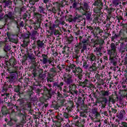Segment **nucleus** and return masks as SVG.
Instances as JSON below:
<instances>
[{"instance_id":"23","label":"nucleus","mask_w":127,"mask_h":127,"mask_svg":"<svg viewBox=\"0 0 127 127\" xmlns=\"http://www.w3.org/2000/svg\"><path fill=\"white\" fill-rule=\"evenodd\" d=\"M82 18V16L81 14H76L75 16L73 18V22H76L77 20H81Z\"/></svg>"},{"instance_id":"20","label":"nucleus","mask_w":127,"mask_h":127,"mask_svg":"<svg viewBox=\"0 0 127 127\" xmlns=\"http://www.w3.org/2000/svg\"><path fill=\"white\" fill-rule=\"evenodd\" d=\"M95 45L100 44V45H103L104 44V40L102 39H98L94 41Z\"/></svg>"},{"instance_id":"14","label":"nucleus","mask_w":127,"mask_h":127,"mask_svg":"<svg viewBox=\"0 0 127 127\" xmlns=\"http://www.w3.org/2000/svg\"><path fill=\"white\" fill-rule=\"evenodd\" d=\"M42 57L43 58V64H47V63H48V60H49V59H48V55L43 54H42Z\"/></svg>"},{"instance_id":"43","label":"nucleus","mask_w":127,"mask_h":127,"mask_svg":"<svg viewBox=\"0 0 127 127\" xmlns=\"http://www.w3.org/2000/svg\"><path fill=\"white\" fill-rule=\"evenodd\" d=\"M88 39H82V37L80 38V41L83 44H87V43H88Z\"/></svg>"},{"instance_id":"40","label":"nucleus","mask_w":127,"mask_h":127,"mask_svg":"<svg viewBox=\"0 0 127 127\" xmlns=\"http://www.w3.org/2000/svg\"><path fill=\"white\" fill-rule=\"evenodd\" d=\"M110 94H111V93H109V90L103 91L102 93V95L104 97H108V96H110Z\"/></svg>"},{"instance_id":"5","label":"nucleus","mask_w":127,"mask_h":127,"mask_svg":"<svg viewBox=\"0 0 127 127\" xmlns=\"http://www.w3.org/2000/svg\"><path fill=\"white\" fill-rule=\"evenodd\" d=\"M109 60L111 61V63H112L113 66H117L118 64V58H116L117 55H114L113 56L109 55Z\"/></svg>"},{"instance_id":"33","label":"nucleus","mask_w":127,"mask_h":127,"mask_svg":"<svg viewBox=\"0 0 127 127\" xmlns=\"http://www.w3.org/2000/svg\"><path fill=\"white\" fill-rule=\"evenodd\" d=\"M28 57L30 60H35L36 59L35 56L32 53H29L28 54Z\"/></svg>"},{"instance_id":"54","label":"nucleus","mask_w":127,"mask_h":127,"mask_svg":"<svg viewBox=\"0 0 127 127\" xmlns=\"http://www.w3.org/2000/svg\"><path fill=\"white\" fill-rule=\"evenodd\" d=\"M51 6H52V4L51 3L48 2L46 4V7L48 11H49V9H51L50 8Z\"/></svg>"},{"instance_id":"61","label":"nucleus","mask_w":127,"mask_h":127,"mask_svg":"<svg viewBox=\"0 0 127 127\" xmlns=\"http://www.w3.org/2000/svg\"><path fill=\"white\" fill-rule=\"evenodd\" d=\"M64 117L65 119H69V114H68V112H64Z\"/></svg>"},{"instance_id":"18","label":"nucleus","mask_w":127,"mask_h":127,"mask_svg":"<svg viewBox=\"0 0 127 127\" xmlns=\"http://www.w3.org/2000/svg\"><path fill=\"white\" fill-rule=\"evenodd\" d=\"M125 115H126V111L124 110H122L120 111L117 117L118 118H119L120 120H123V119H124V116H125Z\"/></svg>"},{"instance_id":"32","label":"nucleus","mask_w":127,"mask_h":127,"mask_svg":"<svg viewBox=\"0 0 127 127\" xmlns=\"http://www.w3.org/2000/svg\"><path fill=\"white\" fill-rule=\"evenodd\" d=\"M121 35H122V31H120L118 35H117V34H115L114 36H112L111 39L112 41H114L115 39H117V38H118V37H120Z\"/></svg>"},{"instance_id":"59","label":"nucleus","mask_w":127,"mask_h":127,"mask_svg":"<svg viewBox=\"0 0 127 127\" xmlns=\"http://www.w3.org/2000/svg\"><path fill=\"white\" fill-rule=\"evenodd\" d=\"M76 76L79 80H82L83 79V74L82 73H78L76 75Z\"/></svg>"},{"instance_id":"16","label":"nucleus","mask_w":127,"mask_h":127,"mask_svg":"<svg viewBox=\"0 0 127 127\" xmlns=\"http://www.w3.org/2000/svg\"><path fill=\"white\" fill-rule=\"evenodd\" d=\"M102 47L96 48V50L94 51L96 52V54L97 56L100 55V56L102 57V55H103V53H102Z\"/></svg>"},{"instance_id":"17","label":"nucleus","mask_w":127,"mask_h":127,"mask_svg":"<svg viewBox=\"0 0 127 127\" xmlns=\"http://www.w3.org/2000/svg\"><path fill=\"white\" fill-rule=\"evenodd\" d=\"M82 8L84 10V11L86 12L88 9L90 8V7L89 6V3L87 2H83V3L82 4Z\"/></svg>"},{"instance_id":"8","label":"nucleus","mask_w":127,"mask_h":127,"mask_svg":"<svg viewBox=\"0 0 127 127\" xmlns=\"http://www.w3.org/2000/svg\"><path fill=\"white\" fill-rule=\"evenodd\" d=\"M43 73V69L42 68L34 69L32 71V74L34 77H37L39 76L40 74Z\"/></svg>"},{"instance_id":"3","label":"nucleus","mask_w":127,"mask_h":127,"mask_svg":"<svg viewBox=\"0 0 127 127\" xmlns=\"http://www.w3.org/2000/svg\"><path fill=\"white\" fill-rule=\"evenodd\" d=\"M108 55H117V46L116 45L112 43L110 44V49L107 50Z\"/></svg>"},{"instance_id":"13","label":"nucleus","mask_w":127,"mask_h":127,"mask_svg":"<svg viewBox=\"0 0 127 127\" xmlns=\"http://www.w3.org/2000/svg\"><path fill=\"white\" fill-rule=\"evenodd\" d=\"M0 113L2 116H6L8 114V110H7L6 106H3L2 107Z\"/></svg>"},{"instance_id":"64","label":"nucleus","mask_w":127,"mask_h":127,"mask_svg":"<svg viewBox=\"0 0 127 127\" xmlns=\"http://www.w3.org/2000/svg\"><path fill=\"white\" fill-rule=\"evenodd\" d=\"M56 26H57V25H55V24H53L52 25V26L50 27V29L52 31H54V28H55V27H56Z\"/></svg>"},{"instance_id":"22","label":"nucleus","mask_w":127,"mask_h":127,"mask_svg":"<svg viewBox=\"0 0 127 127\" xmlns=\"http://www.w3.org/2000/svg\"><path fill=\"white\" fill-rule=\"evenodd\" d=\"M14 92H16V93H18V96H19V97H20V96L21 95H22L23 93L22 92H20V86H16L15 89H14Z\"/></svg>"},{"instance_id":"25","label":"nucleus","mask_w":127,"mask_h":127,"mask_svg":"<svg viewBox=\"0 0 127 127\" xmlns=\"http://www.w3.org/2000/svg\"><path fill=\"white\" fill-rule=\"evenodd\" d=\"M77 105L78 106H83L84 105V100L81 97H79L77 99Z\"/></svg>"},{"instance_id":"38","label":"nucleus","mask_w":127,"mask_h":127,"mask_svg":"<svg viewBox=\"0 0 127 127\" xmlns=\"http://www.w3.org/2000/svg\"><path fill=\"white\" fill-rule=\"evenodd\" d=\"M126 93H127V91H125V90H122V91L119 92V94L120 95V97L121 98H126V95H127L126 94Z\"/></svg>"},{"instance_id":"55","label":"nucleus","mask_w":127,"mask_h":127,"mask_svg":"<svg viewBox=\"0 0 127 127\" xmlns=\"http://www.w3.org/2000/svg\"><path fill=\"white\" fill-rule=\"evenodd\" d=\"M46 77V75H45V74H43L42 73H40L39 75V78L41 79V80H44V79H45V77Z\"/></svg>"},{"instance_id":"47","label":"nucleus","mask_w":127,"mask_h":127,"mask_svg":"<svg viewBox=\"0 0 127 127\" xmlns=\"http://www.w3.org/2000/svg\"><path fill=\"white\" fill-rule=\"evenodd\" d=\"M34 53L35 56H37V57H38V58L41 57V52L39 50L34 51Z\"/></svg>"},{"instance_id":"27","label":"nucleus","mask_w":127,"mask_h":127,"mask_svg":"<svg viewBox=\"0 0 127 127\" xmlns=\"http://www.w3.org/2000/svg\"><path fill=\"white\" fill-rule=\"evenodd\" d=\"M37 44L39 48H42L44 47V43H43V42L40 41V40L37 41Z\"/></svg>"},{"instance_id":"53","label":"nucleus","mask_w":127,"mask_h":127,"mask_svg":"<svg viewBox=\"0 0 127 127\" xmlns=\"http://www.w3.org/2000/svg\"><path fill=\"white\" fill-rule=\"evenodd\" d=\"M126 50H127V48H125L124 46H121L120 49V52L121 53H124V52H126Z\"/></svg>"},{"instance_id":"62","label":"nucleus","mask_w":127,"mask_h":127,"mask_svg":"<svg viewBox=\"0 0 127 127\" xmlns=\"http://www.w3.org/2000/svg\"><path fill=\"white\" fill-rule=\"evenodd\" d=\"M88 45H89V43L83 44L82 48L83 49V50H87V47Z\"/></svg>"},{"instance_id":"12","label":"nucleus","mask_w":127,"mask_h":127,"mask_svg":"<svg viewBox=\"0 0 127 127\" xmlns=\"http://www.w3.org/2000/svg\"><path fill=\"white\" fill-rule=\"evenodd\" d=\"M91 112L92 115L94 117V118L98 119V117H100V114L98 111V109L94 108L91 110Z\"/></svg>"},{"instance_id":"46","label":"nucleus","mask_w":127,"mask_h":127,"mask_svg":"<svg viewBox=\"0 0 127 127\" xmlns=\"http://www.w3.org/2000/svg\"><path fill=\"white\" fill-rule=\"evenodd\" d=\"M67 17H68L67 20L68 22H74V18H72L73 17V15H68L67 16Z\"/></svg>"},{"instance_id":"28","label":"nucleus","mask_w":127,"mask_h":127,"mask_svg":"<svg viewBox=\"0 0 127 127\" xmlns=\"http://www.w3.org/2000/svg\"><path fill=\"white\" fill-rule=\"evenodd\" d=\"M31 37H37L38 36H39V33L37 31H33L32 32L30 35Z\"/></svg>"},{"instance_id":"19","label":"nucleus","mask_w":127,"mask_h":127,"mask_svg":"<svg viewBox=\"0 0 127 127\" xmlns=\"http://www.w3.org/2000/svg\"><path fill=\"white\" fill-rule=\"evenodd\" d=\"M4 20V22L5 23V14L1 9H0V21L3 20Z\"/></svg>"},{"instance_id":"41","label":"nucleus","mask_w":127,"mask_h":127,"mask_svg":"<svg viewBox=\"0 0 127 127\" xmlns=\"http://www.w3.org/2000/svg\"><path fill=\"white\" fill-rule=\"evenodd\" d=\"M108 99L106 97H102V100L100 101V104H107Z\"/></svg>"},{"instance_id":"51","label":"nucleus","mask_w":127,"mask_h":127,"mask_svg":"<svg viewBox=\"0 0 127 127\" xmlns=\"http://www.w3.org/2000/svg\"><path fill=\"white\" fill-rule=\"evenodd\" d=\"M38 1H39V0H29V2L30 4L34 5V4H35V3L38 2Z\"/></svg>"},{"instance_id":"15","label":"nucleus","mask_w":127,"mask_h":127,"mask_svg":"<svg viewBox=\"0 0 127 127\" xmlns=\"http://www.w3.org/2000/svg\"><path fill=\"white\" fill-rule=\"evenodd\" d=\"M3 50L6 53L9 52L10 50H11L10 45H9L8 44H5L3 47Z\"/></svg>"},{"instance_id":"9","label":"nucleus","mask_w":127,"mask_h":127,"mask_svg":"<svg viewBox=\"0 0 127 127\" xmlns=\"http://www.w3.org/2000/svg\"><path fill=\"white\" fill-rule=\"evenodd\" d=\"M82 15H85L86 20L88 21H92L93 20V17H92V12L86 11L84 13H82Z\"/></svg>"},{"instance_id":"24","label":"nucleus","mask_w":127,"mask_h":127,"mask_svg":"<svg viewBox=\"0 0 127 127\" xmlns=\"http://www.w3.org/2000/svg\"><path fill=\"white\" fill-rule=\"evenodd\" d=\"M52 107L55 109V110H58L59 108H61L62 107V105H60V104L55 103H53Z\"/></svg>"},{"instance_id":"48","label":"nucleus","mask_w":127,"mask_h":127,"mask_svg":"<svg viewBox=\"0 0 127 127\" xmlns=\"http://www.w3.org/2000/svg\"><path fill=\"white\" fill-rule=\"evenodd\" d=\"M46 89L48 92V97L50 98V99H51V97H52V95H51V90H52V89L51 88L50 89H48V88L46 87Z\"/></svg>"},{"instance_id":"57","label":"nucleus","mask_w":127,"mask_h":127,"mask_svg":"<svg viewBox=\"0 0 127 127\" xmlns=\"http://www.w3.org/2000/svg\"><path fill=\"white\" fill-rule=\"evenodd\" d=\"M17 70L16 68L13 67L12 69H11V74H13V75H16V74H17Z\"/></svg>"},{"instance_id":"29","label":"nucleus","mask_w":127,"mask_h":127,"mask_svg":"<svg viewBox=\"0 0 127 127\" xmlns=\"http://www.w3.org/2000/svg\"><path fill=\"white\" fill-rule=\"evenodd\" d=\"M50 72H51L52 73H53V74H54L55 75H56L57 73H59L60 71L57 70V68H56V67H52L50 69Z\"/></svg>"},{"instance_id":"58","label":"nucleus","mask_w":127,"mask_h":127,"mask_svg":"<svg viewBox=\"0 0 127 127\" xmlns=\"http://www.w3.org/2000/svg\"><path fill=\"white\" fill-rule=\"evenodd\" d=\"M13 125H14V123H13V122H12L11 119L10 118V121H9L7 123V126H9L10 127H12Z\"/></svg>"},{"instance_id":"39","label":"nucleus","mask_w":127,"mask_h":127,"mask_svg":"<svg viewBox=\"0 0 127 127\" xmlns=\"http://www.w3.org/2000/svg\"><path fill=\"white\" fill-rule=\"evenodd\" d=\"M76 72H78V73H80L83 72V70L82 68H80V67H76L75 70L73 71V73H76Z\"/></svg>"},{"instance_id":"7","label":"nucleus","mask_w":127,"mask_h":127,"mask_svg":"<svg viewBox=\"0 0 127 127\" xmlns=\"http://www.w3.org/2000/svg\"><path fill=\"white\" fill-rule=\"evenodd\" d=\"M15 109L17 110V111H18L19 113H18V117H20L23 119V123H25V121L24 119L26 118V114L25 113H22L20 111V110H19V107L18 106H15Z\"/></svg>"},{"instance_id":"50","label":"nucleus","mask_w":127,"mask_h":127,"mask_svg":"<svg viewBox=\"0 0 127 127\" xmlns=\"http://www.w3.org/2000/svg\"><path fill=\"white\" fill-rule=\"evenodd\" d=\"M95 125H96V126L98 127H102V122H101V120H99L98 121H95Z\"/></svg>"},{"instance_id":"63","label":"nucleus","mask_w":127,"mask_h":127,"mask_svg":"<svg viewBox=\"0 0 127 127\" xmlns=\"http://www.w3.org/2000/svg\"><path fill=\"white\" fill-rule=\"evenodd\" d=\"M78 5V3L77 2L74 1L72 4L73 8H77V6Z\"/></svg>"},{"instance_id":"42","label":"nucleus","mask_w":127,"mask_h":127,"mask_svg":"<svg viewBox=\"0 0 127 127\" xmlns=\"http://www.w3.org/2000/svg\"><path fill=\"white\" fill-rule=\"evenodd\" d=\"M97 64L96 63H93L92 66H90L89 69H92L93 71H96L97 70Z\"/></svg>"},{"instance_id":"36","label":"nucleus","mask_w":127,"mask_h":127,"mask_svg":"<svg viewBox=\"0 0 127 127\" xmlns=\"http://www.w3.org/2000/svg\"><path fill=\"white\" fill-rule=\"evenodd\" d=\"M45 10V9L43 6H39V11L40 13H42V14H45V12L44 11Z\"/></svg>"},{"instance_id":"34","label":"nucleus","mask_w":127,"mask_h":127,"mask_svg":"<svg viewBox=\"0 0 127 127\" xmlns=\"http://www.w3.org/2000/svg\"><path fill=\"white\" fill-rule=\"evenodd\" d=\"M76 124H80V125H84L85 123H86V120L84 119H79L76 122Z\"/></svg>"},{"instance_id":"37","label":"nucleus","mask_w":127,"mask_h":127,"mask_svg":"<svg viewBox=\"0 0 127 127\" xmlns=\"http://www.w3.org/2000/svg\"><path fill=\"white\" fill-rule=\"evenodd\" d=\"M80 116L82 117V118H87L88 117V112L87 111H84L83 112H80Z\"/></svg>"},{"instance_id":"31","label":"nucleus","mask_w":127,"mask_h":127,"mask_svg":"<svg viewBox=\"0 0 127 127\" xmlns=\"http://www.w3.org/2000/svg\"><path fill=\"white\" fill-rule=\"evenodd\" d=\"M68 67H69V69H71V70H72V73H73V71H75V70H76V68H77V66H76V65L72 64H68Z\"/></svg>"},{"instance_id":"52","label":"nucleus","mask_w":127,"mask_h":127,"mask_svg":"<svg viewBox=\"0 0 127 127\" xmlns=\"http://www.w3.org/2000/svg\"><path fill=\"white\" fill-rule=\"evenodd\" d=\"M83 67L84 68V69H88L89 68V64H87V62L85 61L83 63Z\"/></svg>"},{"instance_id":"11","label":"nucleus","mask_w":127,"mask_h":127,"mask_svg":"<svg viewBox=\"0 0 127 127\" xmlns=\"http://www.w3.org/2000/svg\"><path fill=\"white\" fill-rule=\"evenodd\" d=\"M92 5H94V6L97 7H103L104 6V4L102 0H96L93 3Z\"/></svg>"},{"instance_id":"21","label":"nucleus","mask_w":127,"mask_h":127,"mask_svg":"<svg viewBox=\"0 0 127 127\" xmlns=\"http://www.w3.org/2000/svg\"><path fill=\"white\" fill-rule=\"evenodd\" d=\"M103 9V7H95L93 8V12L95 13H100L101 10Z\"/></svg>"},{"instance_id":"10","label":"nucleus","mask_w":127,"mask_h":127,"mask_svg":"<svg viewBox=\"0 0 127 127\" xmlns=\"http://www.w3.org/2000/svg\"><path fill=\"white\" fill-rule=\"evenodd\" d=\"M50 12H53L55 14H56V12H59L58 14H60V11H61V9L60 7H53L52 9H49Z\"/></svg>"},{"instance_id":"45","label":"nucleus","mask_w":127,"mask_h":127,"mask_svg":"<svg viewBox=\"0 0 127 127\" xmlns=\"http://www.w3.org/2000/svg\"><path fill=\"white\" fill-rule=\"evenodd\" d=\"M113 3L114 4V5H119L120 3H122V2L121 1V0H113Z\"/></svg>"},{"instance_id":"35","label":"nucleus","mask_w":127,"mask_h":127,"mask_svg":"<svg viewBox=\"0 0 127 127\" xmlns=\"http://www.w3.org/2000/svg\"><path fill=\"white\" fill-rule=\"evenodd\" d=\"M9 40L10 42H13V43H15V44H17V43H18V40L17 39H14L9 37Z\"/></svg>"},{"instance_id":"49","label":"nucleus","mask_w":127,"mask_h":127,"mask_svg":"<svg viewBox=\"0 0 127 127\" xmlns=\"http://www.w3.org/2000/svg\"><path fill=\"white\" fill-rule=\"evenodd\" d=\"M4 3H5L6 6H8V5H10L12 3V2L10 0H6Z\"/></svg>"},{"instance_id":"26","label":"nucleus","mask_w":127,"mask_h":127,"mask_svg":"<svg viewBox=\"0 0 127 127\" xmlns=\"http://www.w3.org/2000/svg\"><path fill=\"white\" fill-rule=\"evenodd\" d=\"M15 23L17 25V28H18V29H19L20 27H23L24 26V23L22 21H20L19 23L18 22L16 21Z\"/></svg>"},{"instance_id":"44","label":"nucleus","mask_w":127,"mask_h":127,"mask_svg":"<svg viewBox=\"0 0 127 127\" xmlns=\"http://www.w3.org/2000/svg\"><path fill=\"white\" fill-rule=\"evenodd\" d=\"M18 11L19 12L20 14H21L22 12H24V13L26 12V9L25 8L22 7L20 8H19Z\"/></svg>"},{"instance_id":"6","label":"nucleus","mask_w":127,"mask_h":127,"mask_svg":"<svg viewBox=\"0 0 127 127\" xmlns=\"http://www.w3.org/2000/svg\"><path fill=\"white\" fill-rule=\"evenodd\" d=\"M62 86H64V82L61 81L60 83L57 82L53 83V86L55 87L56 89L59 90V91H62Z\"/></svg>"},{"instance_id":"1","label":"nucleus","mask_w":127,"mask_h":127,"mask_svg":"<svg viewBox=\"0 0 127 127\" xmlns=\"http://www.w3.org/2000/svg\"><path fill=\"white\" fill-rule=\"evenodd\" d=\"M64 82L68 85V87L71 90V87H73V84L74 83V79H73V76L72 75L67 74L64 77Z\"/></svg>"},{"instance_id":"4","label":"nucleus","mask_w":127,"mask_h":127,"mask_svg":"<svg viewBox=\"0 0 127 127\" xmlns=\"http://www.w3.org/2000/svg\"><path fill=\"white\" fill-rule=\"evenodd\" d=\"M5 23L8 21V19H10L11 20H12L15 18V17L14 16V14L12 13L11 11H9L8 12V14H5Z\"/></svg>"},{"instance_id":"60","label":"nucleus","mask_w":127,"mask_h":127,"mask_svg":"<svg viewBox=\"0 0 127 127\" xmlns=\"http://www.w3.org/2000/svg\"><path fill=\"white\" fill-rule=\"evenodd\" d=\"M75 10H78L79 12H82V10L84 11V9H83V7L82 6H80L79 7L76 8Z\"/></svg>"},{"instance_id":"30","label":"nucleus","mask_w":127,"mask_h":127,"mask_svg":"<svg viewBox=\"0 0 127 127\" xmlns=\"http://www.w3.org/2000/svg\"><path fill=\"white\" fill-rule=\"evenodd\" d=\"M89 61H91V62H93L94 61H96V56L93 55V54H91L89 56Z\"/></svg>"},{"instance_id":"2","label":"nucleus","mask_w":127,"mask_h":127,"mask_svg":"<svg viewBox=\"0 0 127 127\" xmlns=\"http://www.w3.org/2000/svg\"><path fill=\"white\" fill-rule=\"evenodd\" d=\"M30 35H31V33L29 32V31H27L25 33L21 34L22 37L24 39L23 41L24 44L22 45V46H24V47L27 46L30 42L29 38H30Z\"/></svg>"},{"instance_id":"56","label":"nucleus","mask_w":127,"mask_h":127,"mask_svg":"<svg viewBox=\"0 0 127 127\" xmlns=\"http://www.w3.org/2000/svg\"><path fill=\"white\" fill-rule=\"evenodd\" d=\"M108 102H109V104H110V103H111V102H112V103H113V104H115V103H116L115 99L112 98V97H111V96H109V97Z\"/></svg>"}]
</instances>
